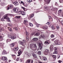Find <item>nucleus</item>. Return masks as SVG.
I'll use <instances>...</instances> for the list:
<instances>
[{"label": "nucleus", "mask_w": 63, "mask_h": 63, "mask_svg": "<svg viewBox=\"0 0 63 63\" xmlns=\"http://www.w3.org/2000/svg\"><path fill=\"white\" fill-rule=\"evenodd\" d=\"M43 60H47V58L46 57H44L43 58Z\"/></svg>", "instance_id": "nucleus-33"}, {"label": "nucleus", "mask_w": 63, "mask_h": 63, "mask_svg": "<svg viewBox=\"0 0 63 63\" xmlns=\"http://www.w3.org/2000/svg\"><path fill=\"white\" fill-rule=\"evenodd\" d=\"M13 4L16 5V6H17V5H18V3L17 2H13Z\"/></svg>", "instance_id": "nucleus-16"}, {"label": "nucleus", "mask_w": 63, "mask_h": 63, "mask_svg": "<svg viewBox=\"0 0 63 63\" xmlns=\"http://www.w3.org/2000/svg\"><path fill=\"white\" fill-rule=\"evenodd\" d=\"M60 57V55H58V59Z\"/></svg>", "instance_id": "nucleus-56"}, {"label": "nucleus", "mask_w": 63, "mask_h": 63, "mask_svg": "<svg viewBox=\"0 0 63 63\" xmlns=\"http://www.w3.org/2000/svg\"><path fill=\"white\" fill-rule=\"evenodd\" d=\"M6 53V51L5 50H4L2 51V54H5Z\"/></svg>", "instance_id": "nucleus-26"}, {"label": "nucleus", "mask_w": 63, "mask_h": 63, "mask_svg": "<svg viewBox=\"0 0 63 63\" xmlns=\"http://www.w3.org/2000/svg\"><path fill=\"white\" fill-rule=\"evenodd\" d=\"M54 10L55 11H56V10H57V8H54Z\"/></svg>", "instance_id": "nucleus-51"}, {"label": "nucleus", "mask_w": 63, "mask_h": 63, "mask_svg": "<svg viewBox=\"0 0 63 63\" xmlns=\"http://www.w3.org/2000/svg\"><path fill=\"white\" fill-rule=\"evenodd\" d=\"M12 36H11V35H9L8 36V38H11V37Z\"/></svg>", "instance_id": "nucleus-57"}, {"label": "nucleus", "mask_w": 63, "mask_h": 63, "mask_svg": "<svg viewBox=\"0 0 63 63\" xmlns=\"http://www.w3.org/2000/svg\"><path fill=\"white\" fill-rule=\"evenodd\" d=\"M4 13L3 12H1L0 13V16H2V15H4Z\"/></svg>", "instance_id": "nucleus-40"}, {"label": "nucleus", "mask_w": 63, "mask_h": 63, "mask_svg": "<svg viewBox=\"0 0 63 63\" xmlns=\"http://www.w3.org/2000/svg\"><path fill=\"white\" fill-rule=\"evenodd\" d=\"M47 24H48V25H49V22H47Z\"/></svg>", "instance_id": "nucleus-63"}, {"label": "nucleus", "mask_w": 63, "mask_h": 63, "mask_svg": "<svg viewBox=\"0 0 63 63\" xmlns=\"http://www.w3.org/2000/svg\"><path fill=\"white\" fill-rule=\"evenodd\" d=\"M40 38H43V39H45V36L43 34H41L40 35L39 37Z\"/></svg>", "instance_id": "nucleus-11"}, {"label": "nucleus", "mask_w": 63, "mask_h": 63, "mask_svg": "<svg viewBox=\"0 0 63 63\" xmlns=\"http://www.w3.org/2000/svg\"><path fill=\"white\" fill-rule=\"evenodd\" d=\"M53 53V54H57V52L56 51H55Z\"/></svg>", "instance_id": "nucleus-35"}, {"label": "nucleus", "mask_w": 63, "mask_h": 63, "mask_svg": "<svg viewBox=\"0 0 63 63\" xmlns=\"http://www.w3.org/2000/svg\"><path fill=\"white\" fill-rule=\"evenodd\" d=\"M32 55H33V56L34 57V58H37V56H36V54H35V53H33Z\"/></svg>", "instance_id": "nucleus-14"}, {"label": "nucleus", "mask_w": 63, "mask_h": 63, "mask_svg": "<svg viewBox=\"0 0 63 63\" xmlns=\"http://www.w3.org/2000/svg\"><path fill=\"white\" fill-rule=\"evenodd\" d=\"M25 53L28 57H29L31 56V54L28 53V52H25Z\"/></svg>", "instance_id": "nucleus-5"}, {"label": "nucleus", "mask_w": 63, "mask_h": 63, "mask_svg": "<svg viewBox=\"0 0 63 63\" xmlns=\"http://www.w3.org/2000/svg\"><path fill=\"white\" fill-rule=\"evenodd\" d=\"M62 62V61H61V60H59V61H58V62L59 63H61V62Z\"/></svg>", "instance_id": "nucleus-50"}, {"label": "nucleus", "mask_w": 63, "mask_h": 63, "mask_svg": "<svg viewBox=\"0 0 63 63\" xmlns=\"http://www.w3.org/2000/svg\"><path fill=\"white\" fill-rule=\"evenodd\" d=\"M27 2L29 3H30L32 1V0H27Z\"/></svg>", "instance_id": "nucleus-39"}, {"label": "nucleus", "mask_w": 63, "mask_h": 63, "mask_svg": "<svg viewBox=\"0 0 63 63\" xmlns=\"http://www.w3.org/2000/svg\"><path fill=\"white\" fill-rule=\"evenodd\" d=\"M59 12L60 13H61L62 12V10H59Z\"/></svg>", "instance_id": "nucleus-49"}, {"label": "nucleus", "mask_w": 63, "mask_h": 63, "mask_svg": "<svg viewBox=\"0 0 63 63\" xmlns=\"http://www.w3.org/2000/svg\"><path fill=\"white\" fill-rule=\"evenodd\" d=\"M30 61H31V60L30 59H28L27 60V61L25 63H30Z\"/></svg>", "instance_id": "nucleus-23"}, {"label": "nucleus", "mask_w": 63, "mask_h": 63, "mask_svg": "<svg viewBox=\"0 0 63 63\" xmlns=\"http://www.w3.org/2000/svg\"><path fill=\"white\" fill-rule=\"evenodd\" d=\"M34 34H35L34 32H32V35H34Z\"/></svg>", "instance_id": "nucleus-59"}, {"label": "nucleus", "mask_w": 63, "mask_h": 63, "mask_svg": "<svg viewBox=\"0 0 63 63\" xmlns=\"http://www.w3.org/2000/svg\"><path fill=\"white\" fill-rule=\"evenodd\" d=\"M10 45L11 47H14V46H15V44L14 43H12L11 44H10Z\"/></svg>", "instance_id": "nucleus-18"}, {"label": "nucleus", "mask_w": 63, "mask_h": 63, "mask_svg": "<svg viewBox=\"0 0 63 63\" xmlns=\"http://www.w3.org/2000/svg\"><path fill=\"white\" fill-rule=\"evenodd\" d=\"M11 38L12 39V40H14V39H15L16 38V36L14 35H12V36Z\"/></svg>", "instance_id": "nucleus-17"}, {"label": "nucleus", "mask_w": 63, "mask_h": 63, "mask_svg": "<svg viewBox=\"0 0 63 63\" xmlns=\"http://www.w3.org/2000/svg\"><path fill=\"white\" fill-rule=\"evenodd\" d=\"M38 54H41V51H39L38 52Z\"/></svg>", "instance_id": "nucleus-44"}, {"label": "nucleus", "mask_w": 63, "mask_h": 63, "mask_svg": "<svg viewBox=\"0 0 63 63\" xmlns=\"http://www.w3.org/2000/svg\"><path fill=\"white\" fill-rule=\"evenodd\" d=\"M26 35H27V36H28V34H27V32L26 33Z\"/></svg>", "instance_id": "nucleus-64"}, {"label": "nucleus", "mask_w": 63, "mask_h": 63, "mask_svg": "<svg viewBox=\"0 0 63 63\" xmlns=\"http://www.w3.org/2000/svg\"><path fill=\"white\" fill-rule=\"evenodd\" d=\"M57 29H59V26H57Z\"/></svg>", "instance_id": "nucleus-58"}, {"label": "nucleus", "mask_w": 63, "mask_h": 63, "mask_svg": "<svg viewBox=\"0 0 63 63\" xmlns=\"http://www.w3.org/2000/svg\"><path fill=\"white\" fill-rule=\"evenodd\" d=\"M51 42H50V41L49 40L48 41H45L44 42V44L46 45H49L50 43Z\"/></svg>", "instance_id": "nucleus-6"}, {"label": "nucleus", "mask_w": 63, "mask_h": 63, "mask_svg": "<svg viewBox=\"0 0 63 63\" xmlns=\"http://www.w3.org/2000/svg\"><path fill=\"white\" fill-rule=\"evenodd\" d=\"M33 60H32L31 61V63H33Z\"/></svg>", "instance_id": "nucleus-62"}, {"label": "nucleus", "mask_w": 63, "mask_h": 63, "mask_svg": "<svg viewBox=\"0 0 63 63\" xmlns=\"http://www.w3.org/2000/svg\"><path fill=\"white\" fill-rule=\"evenodd\" d=\"M22 53V52L21 51V50H19L18 52V55H17V56H20V55Z\"/></svg>", "instance_id": "nucleus-8"}, {"label": "nucleus", "mask_w": 63, "mask_h": 63, "mask_svg": "<svg viewBox=\"0 0 63 63\" xmlns=\"http://www.w3.org/2000/svg\"><path fill=\"white\" fill-rule=\"evenodd\" d=\"M2 30H3V29L2 27H1L0 28V32H1V31Z\"/></svg>", "instance_id": "nucleus-38"}, {"label": "nucleus", "mask_w": 63, "mask_h": 63, "mask_svg": "<svg viewBox=\"0 0 63 63\" xmlns=\"http://www.w3.org/2000/svg\"><path fill=\"white\" fill-rule=\"evenodd\" d=\"M51 28L52 29H53V30L54 29V26H52L51 27Z\"/></svg>", "instance_id": "nucleus-46"}, {"label": "nucleus", "mask_w": 63, "mask_h": 63, "mask_svg": "<svg viewBox=\"0 0 63 63\" xmlns=\"http://www.w3.org/2000/svg\"><path fill=\"white\" fill-rule=\"evenodd\" d=\"M34 15V14H32V15H30V18H32V17H33Z\"/></svg>", "instance_id": "nucleus-25"}, {"label": "nucleus", "mask_w": 63, "mask_h": 63, "mask_svg": "<svg viewBox=\"0 0 63 63\" xmlns=\"http://www.w3.org/2000/svg\"><path fill=\"white\" fill-rule=\"evenodd\" d=\"M12 56H15L16 57V55L14 54L12 55Z\"/></svg>", "instance_id": "nucleus-60"}, {"label": "nucleus", "mask_w": 63, "mask_h": 63, "mask_svg": "<svg viewBox=\"0 0 63 63\" xmlns=\"http://www.w3.org/2000/svg\"><path fill=\"white\" fill-rule=\"evenodd\" d=\"M8 29L9 31H12V29L11 28H9Z\"/></svg>", "instance_id": "nucleus-43"}, {"label": "nucleus", "mask_w": 63, "mask_h": 63, "mask_svg": "<svg viewBox=\"0 0 63 63\" xmlns=\"http://www.w3.org/2000/svg\"><path fill=\"white\" fill-rule=\"evenodd\" d=\"M30 47L31 49H32L33 51H35L37 49V46L36 44L32 43L30 44Z\"/></svg>", "instance_id": "nucleus-1"}, {"label": "nucleus", "mask_w": 63, "mask_h": 63, "mask_svg": "<svg viewBox=\"0 0 63 63\" xmlns=\"http://www.w3.org/2000/svg\"><path fill=\"white\" fill-rule=\"evenodd\" d=\"M21 4H22V5H23V6H25V3H24L23 1H21Z\"/></svg>", "instance_id": "nucleus-30"}, {"label": "nucleus", "mask_w": 63, "mask_h": 63, "mask_svg": "<svg viewBox=\"0 0 63 63\" xmlns=\"http://www.w3.org/2000/svg\"><path fill=\"white\" fill-rule=\"evenodd\" d=\"M19 60L20 61V62H22L23 61V59H22L20 58H19Z\"/></svg>", "instance_id": "nucleus-32"}, {"label": "nucleus", "mask_w": 63, "mask_h": 63, "mask_svg": "<svg viewBox=\"0 0 63 63\" xmlns=\"http://www.w3.org/2000/svg\"><path fill=\"white\" fill-rule=\"evenodd\" d=\"M18 14H19L20 15V14H22V12H21V11H19L18 12Z\"/></svg>", "instance_id": "nucleus-47"}, {"label": "nucleus", "mask_w": 63, "mask_h": 63, "mask_svg": "<svg viewBox=\"0 0 63 63\" xmlns=\"http://www.w3.org/2000/svg\"><path fill=\"white\" fill-rule=\"evenodd\" d=\"M38 44L39 45V49L40 50H41L42 48V46H43V44L42 42L39 41L38 43Z\"/></svg>", "instance_id": "nucleus-3"}, {"label": "nucleus", "mask_w": 63, "mask_h": 63, "mask_svg": "<svg viewBox=\"0 0 63 63\" xmlns=\"http://www.w3.org/2000/svg\"><path fill=\"white\" fill-rule=\"evenodd\" d=\"M11 41V40L10 39H8L7 40L6 42H10Z\"/></svg>", "instance_id": "nucleus-37"}, {"label": "nucleus", "mask_w": 63, "mask_h": 63, "mask_svg": "<svg viewBox=\"0 0 63 63\" xmlns=\"http://www.w3.org/2000/svg\"><path fill=\"white\" fill-rule=\"evenodd\" d=\"M29 25L30 26H31L32 27V26H33V24H32L31 23H29Z\"/></svg>", "instance_id": "nucleus-34"}, {"label": "nucleus", "mask_w": 63, "mask_h": 63, "mask_svg": "<svg viewBox=\"0 0 63 63\" xmlns=\"http://www.w3.org/2000/svg\"><path fill=\"white\" fill-rule=\"evenodd\" d=\"M8 14H7L5 15V16L4 17H3L1 19L4 20V19H7V20L8 21H9V20H10V18H9L8 17Z\"/></svg>", "instance_id": "nucleus-4"}, {"label": "nucleus", "mask_w": 63, "mask_h": 63, "mask_svg": "<svg viewBox=\"0 0 63 63\" xmlns=\"http://www.w3.org/2000/svg\"><path fill=\"white\" fill-rule=\"evenodd\" d=\"M13 5L12 4H11L9 6V7H8V10H9V9H12L13 8Z\"/></svg>", "instance_id": "nucleus-13"}, {"label": "nucleus", "mask_w": 63, "mask_h": 63, "mask_svg": "<svg viewBox=\"0 0 63 63\" xmlns=\"http://www.w3.org/2000/svg\"><path fill=\"white\" fill-rule=\"evenodd\" d=\"M21 16H16V17H17V18L19 19V18Z\"/></svg>", "instance_id": "nucleus-41"}, {"label": "nucleus", "mask_w": 63, "mask_h": 63, "mask_svg": "<svg viewBox=\"0 0 63 63\" xmlns=\"http://www.w3.org/2000/svg\"><path fill=\"white\" fill-rule=\"evenodd\" d=\"M5 5V3L3 2H2L1 3V6H4Z\"/></svg>", "instance_id": "nucleus-31"}, {"label": "nucleus", "mask_w": 63, "mask_h": 63, "mask_svg": "<svg viewBox=\"0 0 63 63\" xmlns=\"http://www.w3.org/2000/svg\"><path fill=\"white\" fill-rule=\"evenodd\" d=\"M14 29H15V30H16V31H17V30H18V29H17V28L16 27Z\"/></svg>", "instance_id": "nucleus-48"}, {"label": "nucleus", "mask_w": 63, "mask_h": 63, "mask_svg": "<svg viewBox=\"0 0 63 63\" xmlns=\"http://www.w3.org/2000/svg\"><path fill=\"white\" fill-rule=\"evenodd\" d=\"M50 0H48L47 2H48V3H49V2L50 1Z\"/></svg>", "instance_id": "nucleus-55"}, {"label": "nucleus", "mask_w": 63, "mask_h": 63, "mask_svg": "<svg viewBox=\"0 0 63 63\" xmlns=\"http://www.w3.org/2000/svg\"><path fill=\"white\" fill-rule=\"evenodd\" d=\"M22 15L23 16H24L26 15V13L24 11H22Z\"/></svg>", "instance_id": "nucleus-24"}, {"label": "nucleus", "mask_w": 63, "mask_h": 63, "mask_svg": "<svg viewBox=\"0 0 63 63\" xmlns=\"http://www.w3.org/2000/svg\"><path fill=\"white\" fill-rule=\"evenodd\" d=\"M48 53H49V50L48 49H46L45 52V54L47 55Z\"/></svg>", "instance_id": "nucleus-12"}, {"label": "nucleus", "mask_w": 63, "mask_h": 63, "mask_svg": "<svg viewBox=\"0 0 63 63\" xmlns=\"http://www.w3.org/2000/svg\"><path fill=\"white\" fill-rule=\"evenodd\" d=\"M1 59L2 60H3V61H7V58L5 57H2Z\"/></svg>", "instance_id": "nucleus-7"}, {"label": "nucleus", "mask_w": 63, "mask_h": 63, "mask_svg": "<svg viewBox=\"0 0 63 63\" xmlns=\"http://www.w3.org/2000/svg\"><path fill=\"white\" fill-rule=\"evenodd\" d=\"M18 60H19V58H17L16 59L17 61H18Z\"/></svg>", "instance_id": "nucleus-61"}, {"label": "nucleus", "mask_w": 63, "mask_h": 63, "mask_svg": "<svg viewBox=\"0 0 63 63\" xmlns=\"http://www.w3.org/2000/svg\"><path fill=\"white\" fill-rule=\"evenodd\" d=\"M53 46L52 45H51L50 46V50H53Z\"/></svg>", "instance_id": "nucleus-22"}, {"label": "nucleus", "mask_w": 63, "mask_h": 63, "mask_svg": "<svg viewBox=\"0 0 63 63\" xmlns=\"http://www.w3.org/2000/svg\"><path fill=\"white\" fill-rule=\"evenodd\" d=\"M22 8L23 9V10L25 11V8L23 7H22Z\"/></svg>", "instance_id": "nucleus-54"}, {"label": "nucleus", "mask_w": 63, "mask_h": 63, "mask_svg": "<svg viewBox=\"0 0 63 63\" xmlns=\"http://www.w3.org/2000/svg\"><path fill=\"white\" fill-rule=\"evenodd\" d=\"M40 32H37L36 34H34V36H38L40 35Z\"/></svg>", "instance_id": "nucleus-20"}, {"label": "nucleus", "mask_w": 63, "mask_h": 63, "mask_svg": "<svg viewBox=\"0 0 63 63\" xmlns=\"http://www.w3.org/2000/svg\"><path fill=\"white\" fill-rule=\"evenodd\" d=\"M52 56L53 57V58L54 59H56V56H55V55H52Z\"/></svg>", "instance_id": "nucleus-27"}, {"label": "nucleus", "mask_w": 63, "mask_h": 63, "mask_svg": "<svg viewBox=\"0 0 63 63\" xmlns=\"http://www.w3.org/2000/svg\"><path fill=\"white\" fill-rule=\"evenodd\" d=\"M54 49L55 51H56L57 50V47H54Z\"/></svg>", "instance_id": "nucleus-42"}, {"label": "nucleus", "mask_w": 63, "mask_h": 63, "mask_svg": "<svg viewBox=\"0 0 63 63\" xmlns=\"http://www.w3.org/2000/svg\"><path fill=\"white\" fill-rule=\"evenodd\" d=\"M3 40V38H2V36H0V41H1Z\"/></svg>", "instance_id": "nucleus-29"}, {"label": "nucleus", "mask_w": 63, "mask_h": 63, "mask_svg": "<svg viewBox=\"0 0 63 63\" xmlns=\"http://www.w3.org/2000/svg\"><path fill=\"white\" fill-rule=\"evenodd\" d=\"M19 44L20 45H23L22 46V48L24 49L25 48V46L24 45H25V43H26V41L25 40H24L23 41H19Z\"/></svg>", "instance_id": "nucleus-2"}, {"label": "nucleus", "mask_w": 63, "mask_h": 63, "mask_svg": "<svg viewBox=\"0 0 63 63\" xmlns=\"http://www.w3.org/2000/svg\"><path fill=\"white\" fill-rule=\"evenodd\" d=\"M54 36L53 35V34H52L51 35V38H53L54 37Z\"/></svg>", "instance_id": "nucleus-45"}, {"label": "nucleus", "mask_w": 63, "mask_h": 63, "mask_svg": "<svg viewBox=\"0 0 63 63\" xmlns=\"http://www.w3.org/2000/svg\"><path fill=\"white\" fill-rule=\"evenodd\" d=\"M42 28L43 29L45 30V29H46L47 28V27L46 26H45L42 27Z\"/></svg>", "instance_id": "nucleus-21"}, {"label": "nucleus", "mask_w": 63, "mask_h": 63, "mask_svg": "<svg viewBox=\"0 0 63 63\" xmlns=\"http://www.w3.org/2000/svg\"><path fill=\"white\" fill-rule=\"evenodd\" d=\"M18 47H16L14 48V50L16 51H17V50H18Z\"/></svg>", "instance_id": "nucleus-19"}, {"label": "nucleus", "mask_w": 63, "mask_h": 63, "mask_svg": "<svg viewBox=\"0 0 63 63\" xmlns=\"http://www.w3.org/2000/svg\"><path fill=\"white\" fill-rule=\"evenodd\" d=\"M44 9H45L46 10H47L48 9V7L47 6H45L44 7Z\"/></svg>", "instance_id": "nucleus-36"}, {"label": "nucleus", "mask_w": 63, "mask_h": 63, "mask_svg": "<svg viewBox=\"0 0 63 63\" xmlns=\"http://www.w3.org/2000/svg\"><path fill=\"white\" fill-rule=\"evenodd\" d=\"M61 24L62 25H63V20L62 21H61Z\"/></svg>", "instance_id": "nucleus-53"}, {"label": "nucleus", "mask_w": 63, "mask_h": 63, "mask_svg": "<svg viewBox=\"0 0 63 63\" xmlns=\"http://www.w3.org/2000/svg\"><path fill=\"white\" fill-rule=\"evenodd\" d=\"M13 11L15 13H17L18 12V9L16 8H14L13 9Z\"/></svg>", "instance_id": "nucleus-10"}, {"label": "nucleus", "mask_w": 63, "mask_h": 63, "mask_svg": "<svg viewBox=\"0 0 63 63\" xmlns=\"http://www.w3.org/2000/svg\"><path fill=\"white\" fill-rule=\"evenodd\" d=\"M24 23L25 25H27L28 24V21L26 20H24Z\"/></svg>", "instance_id": "nucleus-15"}, {"label": "nucleus", "mask_w": 63, "mask_h": 63, "mask_svg": "<svg viewBox=\"0 0 63 63\" xmlns=\"http://www.w3.org/2000/svg\"><path fill=\"white\" fill-rule=\"evenodd\" d=\"M55 44L57 45H60V43L59 42L58 40H56L55 41Z\"/></svg>", "instance_id": "nucleus-9"}, {"label": "nucleus", "mask_w": 63, "mask_h": 63, "mask_svg": "<svg viewBox=\"0 0 63 63\" xmlns=\"http://www.w3.org/2000/svg\"><path fill=\"white\" fill-rule=\"evenodd\" d=\"M45 2H47V4H49V3H48V2H47V1H48V0H44Z\"/></svg>", "instance_id": "nucleus-52"}, {"label": "nucleus", "mask_w": 63, "mask_h": 63, "mask_svg": "<svg viewBox=\"0 0 63 63\" xmlns=\"http://www.w3.org/2000/svg\"><path fill=\"white\" fill-rule=\"evenodd\" d=\"M33 40L34 41H37L38 40V38H34L33 39Z\"/></svg>", "instance_id": "nucleus-28"}]
</instances>
